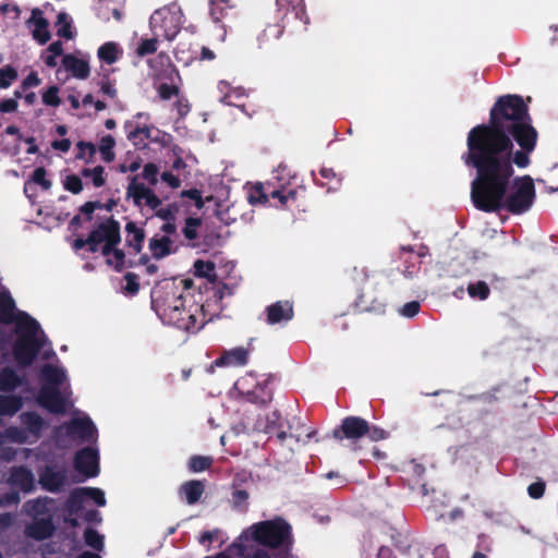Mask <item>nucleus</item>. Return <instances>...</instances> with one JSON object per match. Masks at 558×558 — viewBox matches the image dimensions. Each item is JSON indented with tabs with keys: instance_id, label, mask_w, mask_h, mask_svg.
<instances>
[{
	"instance_id": "34",
	"label": "nucleus",
	"mask_w": 558,
	"mask_h": 558,
	"mask_svg": "<svg viewBox=\"0 0 558 558\" xmlns=\"http://www.w3.org/2000/svg\"><path fill=\"white\" fill-rule=\"evenodd\" d=\"M86 498L85 496V493H84V488L83 487H77V488H74L66 501H65V510L72 515V514H77L82 507H83V502H84V499Z\"/></svg>"
},
{
	"instance_id": "51",
	"label": "nucleus",
	"mask_w": 558,
	"mask_h": 558,
	"mask_svg": "<svg viewBox=\"0 0 558 558\" xmlns=\"http://www.w3.org/2000/svg\"><path fill=\"white\" fill-rule=\"evenodd\" d=\"M248 201L251 204H266L268 202V191L265 190L262 183H257L253 186Z\"/></svg>"
},
{
	"instance_id": "42",
	"label": "nucleus",
	"mask_w": 558,
	"mask_h": 558,
	"mask_svg": "<svg viewBox=\"0 0 558 558\" xmlns=\"http://www.w3.org/2000/svg\"><path fill=\"white\" fill-rule=\"evenodd\" d=\"M57 35L64 39H72L74 34L72 32V21L65 12H60L57 16Z\"/></svg>"
},
{
	"instance_id": "7",
	"label": "nucleus",
	"mask_w": 558,
	"mask_h": 558,
	"mask_svg": "<svg viewBox=\"0 0 558 558\" xmlns=\"http://www.w3.org/2000/svg\"><path fill=\"white\" fill-rule=\"evenodd\" d=\"M511 138L512 143L515 142L520 147L515 151L511 148L509 157L511 167L513 168V165L521 169L529 167L531 163L530 155L534 151L537 144L538 133L536 129L511 135Z\"/></svg>"
},
{
	"instance_id": "23",
	"label": "nucleus",
	"mask_w": 558,
	"mask_h": 558,
	"mask_svg": "<svg viewBox=\"0 0 558 558\" xmlns=\"http://www.w3.org/2000/svg\"><path fill=\"white\" fill-rule=\"evenodd\" d=\"M20 418L27 433L32 434L36 439L41 436V430L46 427V422L37 412H24L21 414Z\"/></svg>"
},
{
	"instance_id": "50",
	"label": "nucleus",
	"mask_w": 558,
	"mask_h": 558,
	"mask_svg": "<svg viewBox=\"0 0 558 558\" xmlns=\"http://www.w3.org/2000/svg\"><path fill=\"white\" fill-rule=\"evenodd\" d=\"M47 171L44 167H38L33 171L31 181L39 185L43 190L48 191L52 186V182L46 178Z\"/></svg>"
},
{
	"instance_id": "17",
	"label": "nucleus",
	"mask_w": 558,
	"mask_h": 558,
	"mask_svg": "<svg viewBox=\"0 0 558 558\" xmlns=\"http://www.w3.org/2000/svg\"><path fill=\"white\" fill-rule=\"evenodd\" d=\"M8 483L24 493H31L35 489V476L33 472L24 465L13 466L11 469Z\"/></svg>"
},
{
	"instance_id": "47",
	"label": "nucleus",
	"mask_w": 558,
	"mask_h": 558,
	"mask_svg": "<svg viewBox=\"0 0 558 558\" xmlns=\"http://www.w3.org/2000/svg\"><path fill=\"white\" fill-rule=\"evenodd\" d=\"M158 37L155 35L153 38L142 39L136 48L138 57H146L157 51Z\"/></svg>"
},
{
	"instance_id": "14",
	"label": "nucleus",
	"mask_w": 558,
	"mask_h": 558,
	"mask_svg": "<svg viewBox=\"0 0 558 558\" xmlns=\"http://www.w3.org/2000/svg\"><path fill=\"white\" fill-rule=\"evenodd\" d=\"M374 293L375 286L369 283L365 284L355 300V307L360 312L385 313L386 305L384 301L375 296Z\"/></svg>"
},
{
	"instance_id": "25",
	"label": "nucleus",
	"mask_w": 558,
	"mask_h": 558,
	"mask_svg": "<svg viewBox=\"0 0 558 558\" xmlns=\"http://www.w3.org/2000/svg\"><path fill=\"white\" fill-rule=\"evenodd\" d=\"M125 243L129 247L133 250L135 254L141 253L143 248V243L145 240V232L142 228L137 227L134 221H129L125 225Z\"/></svg>"
},
{
	"instance_id": "26",
	"label": "nucleus",
	"mask_w": 558,
	"mask_h": 558,
	"mask_svg": "<svg viewBox=\"0 0 558 558\" xmlns=\"http://www.w3.org/2000/svg\"><path fill=\"white\" fill-rule=\"evenodd\" d=\"M149 250L155 259H162L175 252L172 248V240L168 235L151 238L149 240Z\"/></svg>"
},
{
	"instance_id": "57",
	"label": "nucleus",
	"mask_w": 558,
	"mask_h": 558,
	"mask_svg": "<svg viewBox=\"0 0 558 558\" xmlns=\"http://www.w3.org/2000/svg\"><path fill=\"white\" fill-rule=\"evenodd\" d=\"M126 284L124 291L129 294H136L140 291L138 276L134 272H126L124 276Z\"/></svg>"
},
{
	"instance_id": "35",
	"label": "nucleus",
	"mask_w": 558,
	"mask_h": 558,
	"mask_svg": "<svg viewBox=\"0 0 558 558\" xmlns=\"http://www.w3.org/2000/svg\"><path fill=\"white\" fill-rule=\"evenodd\" d=\"M286 24L279 20L278 23L268 24L258 37L259 47L262 48L270 39H279L284 32Z\"/></svg>"
},
{
	"instance_id": "39",
	"label": "nucleus",
	"mask_w": 558,
	"mask_h": 558,
	"mask_svg": "<svg viewBox=\"0 0 558 558\" xmlns=\"http://www.w3.org/2000/svg\"><path fill=\"white\" fill-rule=\"evenodd\" d=\"M77 154L76 159L85 160L86 163H92L94 161L95 155L97 153V147L92 142L80 141L76 143Z\"/></svg>"
},
{
	"instance_id": "21",
	"label": "nucleus",
	"mask_w": 558,
	"mask_h": 558,
	"mask_svg": "<svg viewBox=\"0 0 558 558\" xmlns=\"http://www.w3.org/2000/svg\"><path fill=\"white\" fill-rule=\"evenodd\" d=\"M205 493V482L199 480H190L181 484L179 495L183 496L186 504H197Z\"/></svg>"
},
{
	"instance_id": "48",
	"label": "nucleus",
	"mask_w": 558,
	"mask_h": 558,
	"mask_svg": "<svg viewBox=\"0 0 558 558\" xmlns=\"http://www.w3.org/2000/svg\"><path fill=\"white\" fill-rule=\"evenodd\" d=\"M194 269L196 276L202 278H210L215 275V264L210 260H195Z\"/></svg>"
},
{
	"instance_id": "30",
	"label": "nucleus",
	"mask_w": 558,
	"mask_h": 558,
	"mask_svg": "<svg viewBox=\"0 0 558 558\" xmlns=\"http://www.w3.org/2000/svg\"><path fill=\"white\" fill-rule=\"evenodd\" d=\"M283 427L284 422L279 411H272L264 420L259 418L256 423V429L265 434H272V432Z\"/></svg>"
},
{
	"instance_id": "52",
	"label": "nucleus",
	"mask_w": 558,
	"mask_h": 558,
	"mask_svg": "<svg viewBox=\"0 0 558 558\" xmlns=\"http://www.w3.org/2000/svg\"><path fill=\"white\" fill-rule=\"evenodd\" d=\"M63 187L73 194H80L83 191L82 179L76 174H69L63 181Z\"/></svg>"
},
{
	"instance_id": "60",
	"label": "nucleus",
	"mask_w": 558,
	"mask_h": 558,
	"mask_svg": "<svg viewBox=\"0 0 558 558\" xmlns=\"http://www.w3.org/2000/svg\"><path fill=\"white\" fill-rule=\"evenodd\" d=\"M96 209H102V203L101 202H99V201L86 202L85 204H83L80 207L78 210H80L81 214H83L85 216V219L87 221H90L93 219V213Z\"/></svg>"
},
{
	"instance_id": "3",
	"label": "nucleus",
	"mask_w": 558,
	"mask_h": 558,
	"mask_svg": "<svg viewBox=\"0 0 558 558\" xmlns=\"http://www.w3.org/2000/svg\"><path fill=\"white\" fill-rule=\"evenodd\" d=\"M19 337L12 352L16 364L22 367L31 366L47 342V337L40 329L39 323L25 312H20L16 318Z\"/></svg>"
},
{
	"instance_id": "22",
	"label": "nucleus",
	"mask_w": 558,
	"mask_h": 558,
	"mask_svg": "<svg viewBox=\"0 0 558 558\" xmlns=\"http://www.w3.org/2000/svg\"><path fill=\"white\" fill-rule=\"evenodd\" d=\"M276 7L281 22H284L289 14H293L295 19H301L305 14L303 0H276Z\"/></svg>"
},
{
	"instance_id": "33",
	"label": "nucleus",
	"mask_w": 558,
	"mask_h": 558,
	"mask_svg": "<svg viewBox=\"0 0 558 558\" xmlns=\"http://www.w3.org/2000/svg\"><path fill=\"white\" fill-rule=\"evenodd\" d=\"M23 405L22 398L15 395H0V415H14Z\"/></svg>"
},
{
	"instance_id": "29",
	"label": "nucleus",
	"mask_w": 558,
	"mask_h": 558,
	"mask_svg": "<svg viewBox=\"0 0 558 558\" xmlns=\"http://www.w3.org/2000/svg\"><path fill=\"white\" fill-rule=\"evenodd\" d=\"M138 175L131 178L126 187V197L132 198L135 206L141 207L142 202L146 198L151 189L147 187L144 183L137 182Z\"/></svg>"
},
{
	"instance_id": "1",
	"label": "nucleus",
	"mask_w": 558,
	"mask_h": 558,
	"mask_svg": "<svg viewBox=\"0 0 558 558\" xmlns=\"http://www.w3.org/2000/svg\"><path fill=\"white\" fill-rule=\"evenodd\" d=\"M510 156L463 160L476 170L471 183V199L474 207L484 213H507L519 216L527 213L535 199L533 179L525 174L512 180L514 169Z\"/></svg>"
},
{
	"instance_id": "37",
	"label": "nucleus",
	"mask_w": 558,
	"mask_h": 558,
	"mask_svg": "<svg viewBox=\"0 0 558 558\" xmlns=\"http://www.w3.org/2000/svg\"><path fill=\"white\" fill-rule=\"evenodd\" d=\"M98 58L107 64H112L119 59V49L116 43L108 41L101 45L97 51Z\"/></svg>"
},
{
	"instance_id": "63",
	"label": "nucleus",
	"mask_w": 558,
	"mask_h": 558,
	"mask_svg": "<svg viewBox=\"0 0 558 558\" xmlns=\"http://www.w3.org/2000/svg\"><path fill=\"white\" fill-rule=\"evenodd\" d=\"M372 441H379L388 438L389 433L381 427L368 424V430L365 433Z\"/></svg>"
},
{
	"instance_id": "28",
	"label": "nucleus",
	"mask_w": 558,
	"mask_h": 558,
	"mask_svg": "<svg viewBox=\"0 0 558 558\" xmlns=\"http://www.w3.org/2000/svg\"><path fill=\"white\" fill-rule=\"evenodd\" d=\"M244 396L251 403L266 405L272 400V390L269 388L267 383L263 385L257 384L254 389L246 391Z\"/></svg>"
},
{
	"instance_id": "46",
	"label": "nucleus",
	"mask_w": 558,
	"mask_h": 558,
	"mask_svg": "<svg viewBox=\"0 0 558 558\" xmlns=\"http://www.w3.org/2000/svg\"><path fill=\"white\" fill-rule=\"evenodd\" d=\"M84 539L87 546L101 550L104 547V538L102 536L94 529L87 527L84 531Z\"/></svg>"
},
{
	"instance_id": "5",
	"label": "nucleus",
	"mask_w": 558,
	"mask_h": 558,
	"mask_svg": "<svg viewBox=\"0 0 558 558\" xmlns=\"http://www.w3.org/2000/svg\"><path fill=\"white\" fill-rule=\"evenodd\" d=\"M251 535L253 541L269 548H280L292 543L291 525L282 518L253 524Z\"/></svg>"
},
{
	"instance_id": "53",
	"label": "nucleus",
	"mask_w": 558,
	"mask_h": 558,
	"mask_svg": "<svg viewBox=\"0 0 558 558\" xmlns=\"http://www.w3.org/2000/svg\"><path fill=\"white\" fill-rule=\"evenodd\" d=\"M58 94L59 87L57 85L49 86L48 89L43 94V102L50 107L60 106L61 99Z\"/></svg>"
},
{
	"instance_id": "11",
	"label": "nucleus",
	"mask_w": 558,
	"mask_h": 558,
	"mask_svg": "<svg viewBox=\"0 0 558 558\" xmlns=\"http://www.w3.org/2000/svg\"><path fill=\"white\" fill-rule=\"evenodd\" d=\"M61 428H64L66 436L78 438L82 441H93L97 435V428L88 416L73 417Z\"/></svg>"
},
{
	"instance_id": "64",
	"label": "nucleus",
	"mask_w": 558,
	"mask_h": 558,
	"mask_svg": "<svg viewBox=\"0 0 558 558\" xmlns=\"http://www.w3.org/2000/svg\"><path fill=\"white\" fill-rule=\"evenodd\" d=\"M248 497H250V495L245 489L233 490L232 492L233 507L236 509H242L243 506H246Z\"/></svg>"
},
{
	"instance_id": "40",
	"label": "nucleus",
	"mask_w": 558,
	"mask_h": 558,
	"mask_svg": "<svg viewBox=\"0 0 558 558\" xmlns=\"http://www.w3.org/2000/svg\"><path fill=\"white\" fill-rule=\"evenodd\" d=\"M296 196L298 192L295 190H288L283 186H281L280 189L268 190V199H278L281 207H286L289 201H295Z\"/></svg>"
},
{
	"instance_id": "36",
	"label": "nucleus",
	"mask_w": 558,
	"mask_h": 558,
	"mask_svg": "<svg viewBox=\"0 0 558 558\" xmlns=\"http://www.w3.org/2000/svg\"><path fill=\"white\" fill-rule=\"evenodd\" d=\"M114 146L116 140L112 135L108 134L100 138L98 149L105 162L109 163L116 159Z\"/></svg>"
},
{
	"instance_id": "45",
	"label": "nucleus",
	"mask_w": 558,
	"mask_h": 558,
	"mask_svg": "<svg viewBox=\"0 0 558 558\" xmlns=\"http://www.w3.org/2000/svg\"><path fill=\"white\" fill-rule=\"evenodd\" d=\"M47 501H48V498H45V499H35V500H31L27 502V506L29 507L28 509V513L34 518V519H39L40 515H48L50 514L49 513V509L47 507Z\"/></svg>"
},
{
	"instance_id": "20",
	"label": "nucleus",
	"mask_w": 558,
	"mask_h": 558,
	"mask_svg": "<svg viewBox=\"0 0 558 558\" xmlns=\"http://www.w3.org/2000/svg\"><path fill=\"white\" fill-rule=\"evenodd\" d=\"M62 65L68 72L78 80H86L90 74L88 62L72 53L63 56Z\"/></svg>"
},
{
	"instance_id": "31",
	"label": "nucleus",
	"mask_w": 558,
	"mask_h": 558,
	"mask_svg": "<svg viewBox=\"0 0 558 558\" xmlns=\"http://www.w3.org/2000/svg\"><path fill=\"white\" fill-rule=\"evenodd\" d=\"M40 376L45 381L44 386H54L58 388L65 379L64 371L51 364H46L41 367Z\"/></svg>"
},
{
	"instance_id": "24",
	"label": "nucleus",
	"mask_w": 558,
	"mask_h": 558,
	"mask_svg": "<svg viewBox=\"0 0 558 558\" xmlns=\"http://www.w3.org/2000/svg\"><path fill=\"white\" fill-rule=\"evenodd\" d=\"M202 312L203 306L193 303L187 316L185 318L178 317V322L175 320L173 326L185 331H197L203 327V323H199L197 318V314Z\"/></svg>"
},
{
	"instance_id": "27",
	"label": "nucleus",
	"mask_w": 558,
	"mask_h": 558,
	"mask_svg": "<svg viewBox=\"0 0 558 558\" xmlns=\"http://www.w3.org/2000/svg\"><path fill=\"white\" fill-rule=\"evenodd\" d=\"M15 302L9 291L0 292V324H11L16 320L14 316Z\"/></svg>"
},
{
	"instance_id": "56",
	"label": "nucleus",
	"mask_w": 558,
	"mask_h": 558,
	"mask_svg": "<svg viewBox=\"0 0 558 558\" xmlns=\"http://www.w3.org/2000/svg\"><path fill=\"white\" fill-rule=\"evenodd\" d=\"M85 496L90 498L97 506L104 507L106 505L105 493L97 487H83Z\"/></svg>"
},
{
	"instance_id": "41",
	"label": "nucleus",
	"mask_w": 558,
	"mask_h": 558,
	"mask_svg": "<svg viewBox=\"0 0 558 558\" xmlns=\"http://www.w3.org/2000/svg\"><path fill=\"white\" fill-rule=\"evenodd\" d=\"M81 175L84 178H90L95 187H101L106 184L105 168L102 166L83 168L81 170Z\"/></svg>"
},
{
	"instance_id": "58",
	"label": "nucleus",
	"mask_w": 558,
	"mask_h": 558,
	"mask_svg": "<svg viewBox=\"0 0 558 558\" xmlns=\"http://www.w3.org/2000/svg\"><path fill=\"white\" fill-rule=\"evenodd\" d=\"M120 242L121 231L110 236L107 242H104V245L101 247V254L106 257L112 255L118 244H120Z\"/></svg>"
},
{
	"instance_id": "59",
	"label": "nucleus",
	"mask_w": 558,
	"mask_h": 558,
	"mask_svg": "<svg viewBox=\"0 0 558 558\" xmlns=\"http://www.w3.org/2000/svg\"><path fill=\"white\" fill-rule=\"evenodd\" d=\"M179 210V206L177 204H169L165 208H159L156 211V216L165 221L175 220L177 213Z\"/></svg>"
},
{
	"instance_id": "49",
	"label": "nucleus",
	"mask_w": 558,
	"mask_h": 558,
	"mask_svg": "<svg viewBox=\"0 0 558 558\" xmlns=\"http://www.w3.org/2000/svg\"><path fill=\"white\" fill-rule=\"evenodd\" d=\"M17 78V71L12 65L0 68V87L8 88Z\"/></svg>"
},
{
	"instance_id": "44",
	"label": "nucleus",
	"mask_w": 558,
	"mask_h": 558,
	"mask_svg": "<svg viewBox=\"0 0 558 558\" xmlns=\"http://www.w3.org/2000/svg\"><path fill=\"white\" fill-rule=\"evenodd\" d=\"M202 226V219L195 217H187L182 233L189 241H194L198 236V228Z\"/></svg>"
},
{
	"instance_id": "43",
	"label": "nucleus",
	"mask_w": 558,
	"mask_h": 558,
	"mask_svg": "<svg viewBox=\"0 0 558 558\" xmlns=\"http://www.w3.org/2000/svg\"><path fill=\"white\" fill-rule=\"evenodd\" d=\"M468 293L470 298L475 300L485 301L490 294V289L485 281H477L468 286Z\"/></svg>"
},
{
	"instance_id": "54",
	"label": "nucleus",
	"mask_w": 558,
	"mask_h": 558,
	"mask_svg": "<svg viewBox=\"0 0 558 558\" xmlns=\"http://www.w3.org/2000/svg\"><path fill=\"white\" fill-rule=\"evenodd\" d=\"M158 172H159L158 167L153 162H148L144 166L141 175L150 185H156L158 183Z\"/></svg>"
},
{
	"instance_id": "32",
	"label": "nucleus",
	"mask_w": 558,
	"mask_h": 558,
	"mask_svg": "<svg viewBox=\"0 0 558 558\" xmlns=\"http://www.w3.org/2000/svg\"><path fill=\"white\" fill-rule=\"evenodd\" d=\"M22 383V378L11 367H3L0 371V391H13Z\"/></svg>"
},
{
	"instance_id": "9",
	"label": "nucleus",
	"mask_w": 558,
	"mask_h": 558,
	"mask_svg": "<svg viewBox=\"0 0 558 558\" xmlns=\"http://www.w3.org/2000/svg\"><path fill=\"white\" fill-rule=\"evenodd\" d=\"M38 484L49 493H59L68 484L65 468L56 469L53 465H45L38 471Z\"/></svg>"
},
{
	"instance_id": "6",
	"label": "nucleus",
	"mask_w": 558,
	"mask_h": 558,
	"mask_svg": "<svg viewBox=\"0 0 558 558\" xmlns=\"http://www.w3.org/2000/svg\"><path fill=\"white\" fill-rule=\"evenodd\" d=\"M150 28L157 37L173 40L183 25V13L180 7L171 4L156 10L149 19Z\"/></svg>"
},
{
	"instance_id": "15",
	"label": "nucleus",
	"mask_w": 558,
	"mask_h": 558,
	"mask_svg": "<svg viewBox=\"0 0 558 558\" xmlns=\"http://www.w3.org/2000/svg\"><path fill=\"white\" fill-rule=\"evenodd\" d=\"M56 526L51 514L47 517L34 519L24 530L25 536L35 541H44L53 535Z\"/></svg>"
},
{
	"instance_id": "8",
	"label": "nucleus",
	"mask_w": 558,
	"mask_h": 558,
	"mask_svg": "<svg viewBox=\"0 0 558 558\" xmlns=\"http://www.w3.org/2000/svg\"><path fill=\"white\" fill-rule=\"evenodd\" d=\"M368 430V422L361 416H347L332 430V437L339 441L348 440L355 445Z\"/></svg>"
},
{
	"instance_id": "18",
	"label": "nucleus",
	"mask_w": 558,
	"mask_h": 558,
	"mask_svg": "<svg viewBox=\"0 0 558 558\" xmlns=\"http://www.w3.org/2000/svg\"><path fill=\"white\" fill-rule=\"evenodd\" d=\"M248 362V350L243 347H238L229 351H225L218 359H216L210 368L221 366H244Z\"/></svg>"
},
{
	"instance_id": "55",
	"label": "nucleus",
	"mask_w": 558,
	"mask_h": 558,
	"mask_svg": "<svg viewBox=\"0 0 558 558\" xmlns=\"http://www.w3.org/2000/svg\"><path fill=\"white\" fill-rule=\"evenodd\" d=\"M157 92H158L159 97L162 100H169L172 97L179 95L180 88L177 85H173V84L161 83L158 86Z\"/></svg>"
},
{
	"instance_id": "10",
	"label": "nucleus",
	"mask_w": 558,
	"mask_h": 558,
	"mask_svg": "<svg viewBox=\"0 0 558 558\" xmlns=\"http://www.w3.org/2000/svg\"><path fill=\"white\" fill-rule=\"evenodd\" d=\"M74 469L85 477H95L99 474L98 451L92 447H84L76 451L73 460Z\"/></svg>"
},
{
	"instance_id": "38",
	"label": "nucleus",
	"mask_w": 558,
	"mask_h": 558,
	"mask_svg": "<svg viewBox=\"0 0 558 558\" xmlns=\"http://www.w3.org/2000/svg\"><path fill=\"white\" fill-rule=\"evenodd\" d=\"M214 463V459L209 456L195 454L189 459L187 468L192 473L204 472L209 470Z\"/></svg>"
},
{
	"instance_id": "12",
	"label": "nucleus",
	"mask_w": 558,
	"mask_h": 558,
	"mask_svg": "<svg viewBox=\"0 0 558 558\" xmlns=\"http://www.w3.org/2000/svg\"><path fill=\"white\" fill-rule=\"evenodd\" d=\"M120 222L112 216L98 223L88 234L90 247L89 253L99 251V245L107 242L110 236L120 232Z\"/></svg>"
},
{
	"instance_id": "16",
	"label": "nucleus",
	"mask_w": 558,
	"mask_h": 558,
	"mask_svg": "<svg viewBox=\"0 0 558 558\" xmlns=\"http://www.w3.org/2000/svg\"><path fill=\"white\" fill-rule=\"evenodd\" d=\"M265 312L268 325L287 323L294 316L293 304L290 301H277L268 305Z\"/></svg>"
},
{
	"instance_id": "2",
	"label": "nucleus",
	"mask_w": 558,
	"mask_h": 558,
	"mask_svg": "<svg viewBox=\"0 0 558 558\" xmlns=\"http://www.w3.org/2000/svg\"><path fill=\"white\" fill-rule=\"evenodd\" d=\"M535 130L527 105L520 95H502L489 111L488 124H478L468 134V150L462 160L507 157L511 154V135Z\"/></svg>"
},
{
	"instance_id": "19",
	"label": "nucleus",
	"mask_w": 558,
	"mask_h": 558,
	"mask_svg": "<svg viewBox=\"0 0 558 558\" xmlns=\"http://www.w3.org/2000/svg\"><path fill=\"white\" fill-rule=\"evenodd\" d=\"M28 24L34 25V29L32 32L33 38L40 45L47 44L51 34L48 29L49 22L47 19L43 16V11L38 8L32 10V16L27 21Z\"/></svg>"
},
{
	"instance_id": "61",
	"label": "nucleus",
	"mask_w": 558,
	"mask_h": 558,
	"mask_svg": "<svg viewBox=\"0 0 558 558\" xmlns=\"http://www.w3.org/2000/svg\"><path fill=\"white\" fill-rule=\"evenodd\" d=\"M181 197L194 201V204L197 209H202L205 205L204 199L202 197V192L197 189L183 190L181 192Z\"/></svg>"
},
{
	"instance_id": "13",
	"label": "nucleus",
	"mask_w": 558,
	"mask_h": 558,
	"mask_svg": "<svg viewBox=\"0 0 558 558\" xmlns=\"http://www.w3.org/2000/svg\"><path fill=\"white\" fill-rule=\"evenodd\" d=\"M38 403L53 414H64L65 399L60 389L54 386H43L38 393Z\"/></svg>"
},
{
	"instance_id": "4",
	"label": "nucleus",
	"mask_w": 558,
	"mask_h": 558,
	"mask_svg": "<svg viewBox=\"0 0 558 558\" xmlns=\"http://www.w3.org/2000/svg\"><path fill=\"white\" fill-rule=\"evenodd\" d=\"M185 303L180 288L171 282L153 289L151 291V308L162 319V322L173 325L178 322L180 315L179 307Z\"/></svg>"
},
{
	"instance_id": "62",
	"label": "nucleus",
	"mask_w": 558,
	"mask_h": 558,
	"mask_svg": "<svg viewBox=\"0 0 558 558\" xmlns=\"http://www.w3.org/2000/svg\"><path fill=\"white\" fill-rule=\"evenodd\" d=\"M546 489V484L544 481L538 480L527 487V494L533 499H539L544 496Z\"/></svg>"
}]
</instances>
